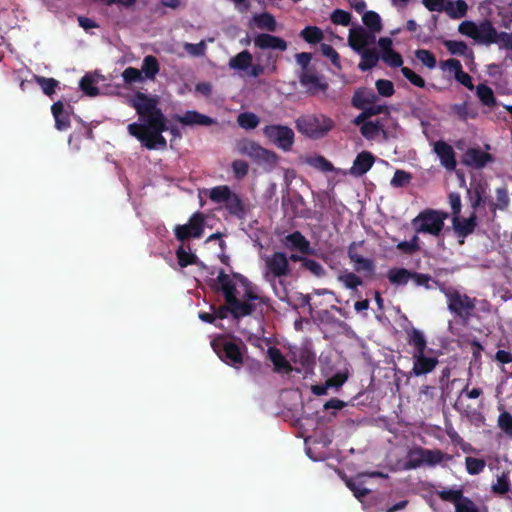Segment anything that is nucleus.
Instances as JSON below:
<instances>
[{"instance_id": "obj_1", "label": "nucleus", "mask_w": 512, "mask_h": 512, "mask_svg": "<svg viewBox=\"0 0 512 512\" xmlns=\"http://www.w3.org/2000/svg\"><path fill=\"white\" fill-rule=\"evenodd\" d=\"M158 104L157 96H149L140 91L129 100V105L136 110L140 123L129 124L127 130L148 150L166 148L167 141L162 135L163 132L169 131L175 138H181L177 126L167 125L166 117Z\"/></svg>"}, {"instance_id": "obj_2", "label": "nucleus", "mask_w": 512, "mask_h": 512, "mask_svg": "<svg viewBox=\"0 0 512 512\" xmlns=\"http://www.w3.org/2000/svg\"><path fill=\"white\" fill-rule=\"evenodd\" d=\"M211 287L223 294L225 305L212 306L216 319L223 320L230 313L233 318L240 319L251 315L256 310L254 301L266 304L268 299L256 294L255 286L240 273L232 276L221 268Z\"/></svg>"}, {"instance_id": "obj_3", "label": "nucleus", "mask_w": 512, "mask_h": 512, "mask_svg": "<svg viewBox=\"0 0 512 512\" xmlns=\"http://www.w3.org/2000/svg\"><path fill=\"white\" fill-rule=\"evenodd\" d=\"M447 218L448 213L445 211L426 208L411 220V225L416 234H429L439 237Z\"/></svg>"}, {"instance_id": "obj_4", "label": "nucleus", "mask_w": 512, "mask_h": 512, "mask_svg": "<svg viewBox=\"0 0 512 512\" xmlns=\"http://www.w3.org/2000/svg\"><path fill=\"white\" fill-rule=\"evenodd\" d=\"M295 123L301 134L315 140L325 137L335 126V122L324 114L302 115Z\"/></svg>"}, {"instance_id": "obj_5", "label": "nucleus", "mask_w": 512, "mask_h": 512, "mask_svg": "<svg viewBox=\"0 0 512 512\" xmlns=\"http://www.w3.org/2000/svg\"><path fill=\"white\" fill-rule=\"evenodd\" d=\"M441 292L447 300L448 310L463 321H468L476 309V298L461 293L454 287H442Z\"/></svg>"}, {"instance_id": "obj_6", "label": "nucleus", "mask_w": 512, "mask_h": 512, "mask_svg": "<svg viewBox=\"0 0 512 512\" xmlns=\"http://www.w3.org/2000/svg\"><path fill=\"white\" fill-rule=\"evenodd\" d=\"M212 347L221 361H223L225 364L235 369H240V367L244 364L242 349L246 350V346L241 342L240 344H237L233 340L221 338L215 340L212 343Z\"/></svg>"}, {"instance_id": "obj_7", "label": "nucleus", "mask_w": 512, "mask_h": 512, "mask_svg": "<svg viewBox=\"0 0 512 512\" xmlns=\"http://www.w3.org/2000/svg\"><path fill=\"white\" fill-rule=\"evenodd\" d=\"M263 134L270 142L283 151H290L294 144V131L285 125H266L263 128Z\"/></svg>"}, {"instance_id": "obj_8", "label": "nucleus", "mask_w": 512, "mask_h": 512, "mask_svg": "<svg viewBox=\"0 0 512 512\" xmlns=\"http://www.w3.org/2000/svg\"><path fill=\"white\" fill-rule=\"evenodd\" d=\"M267 279L271 276L273 279H281L291 274V266L288 256L283 251H274L264 259Z\"/></svg>"}, {"instance_id": "obj_9", "label": "nucleus", "mask_w": 512, "mask_h": 512, "mask_svg": "<svg viewBox=\"0 0 512 512\" xmlns=\"http://www.w3.org/2000/svg\"><path fill=\"white\" fill-rule=\"evenodd\" d=\"M205 227V215L202 212H195L189 218L187 224L176 225L174 234L178 241L184 242L190 238H201Z\"/></svg>"}, {"instance_id": "obj_10", "label": "nucleus", "mask_w": 512, "mask_h": 512, "mask_svg": "<svg viewBox=\"0 0 512 512\" xmlns=\"http://www.w3.org/2000/svg\"><path fill=\"white\" fill-rule=\"evenodd\" d=\"M494 160L492 154L484 152L480 148H468L462 157V163L473 169H482Z\"/></svg>"}, {"instance_id": "obj_11", "label": "nucleus", "mask_w": 512, "mask_h": 512, "mask_svg": "<svg viewBox=\"0 0 512 512\" xmlns=\"http://www.w3.org/2000/svg\"><path fill=\"white\" fill-rule=\"evenodd\" d=\"M285 248L291 251H297L303 255L314 254V249L311 247L310 242L300 231H294L282 240Z\"/></svg>"}, {"instance_id": "obj_12", "label": "nucleus", "mask_w": 512, "mask_h": 512, "mask_svg": "<svg viewBox=\"0 0 512 512\" xmlns=\"http://www.w3.org/2000/svg\"><path fill=\"white\" fill-rule=\"evenodd\" d=\"M412 361L411 374L417 377L432 372L439 363L436 356H427L425 352L412 353Z\"/></svg>"}, {"instance_id": "obj_13", "label": "nucleus", "mask_w": 512, "mask_h": 512, "mask_svg": "<svg viewBox=\"0 0 512 512\" xmlns=\"http://www.w3.org/2000/svg\"><path fill=\"white\" fill-rule=\"evenodd\" d=\"M434 153L438 156L441 165L448 171H454L457 166L455 151L453 147L443 140L436 141L433 148Z\"/></svg>"}, {"instance_id": "obj_14", "label": "nucleus", "mask_w": 512, "mask_h": 512, "mask_svg": "<svg viewBox=\"0 0 512 512\" xmlns=\"http://www.w3.org/2000/svg\"><path fill=\"white\" fill-rule=\"evenodd\" d=\"M173 119L184 126H211L216 123L215 119L202 114L196 110H187L184 114H175Z\"/></svg>"}, {"instance_id": "obj_15", "label": "nucleus", "mask_w": 512, "mask_h": 512, "mask_svg": "<svg viewBox=\"0 0 512 512\" xmlns=\"http://www.w3.org/2000/svg\"><path fill=\"white\" fill-rule=\"evenodd\" d=\"M254 46L261 50H277L284 52L287 50V42L275 35L269 33L257 34L254 39Z\"/></svg>"}, {"instance_id": "obj_16", "label": "nucleus", "mask_w": 512, "mask_h": 512, "mask_svg": "<svg viewBox=\"0 0 512 512\" xmlns=\"http://www.w3.org/2000/svg\"><path fill=\"white\" fill-rule=\"evenodd\" d=\"M374 41L375 36L362 27L351 30L348 37L350 47L358 53L367 50L365 47Z\"/></svg>"}, {"instance_id": "obj_17", "label": "nucleus", "mask_w": 512, "mask_h": 512, "mask_svg": "<svg viewBox=\"0 0 512 512\" xmlns=\"http://www.w3.org/2000/svg\"><path fill=\"white\" fill-rule=\"evenodd\" d=\"M299 81L300 84L312 94L318 91H325L328 88V84L321 81V78L314 69L302 71L299 76Z\"/></svg>"}, {"instance_id": "obj_18", "label": "nucleus", "mask_w": 512, "mask_h": 512, "mask_svg": "<svg viewBox=\"0 0 512 512\" xmlns=\"http://www.w3.org/2000/svg\"><path fill=\"white\" fill-rule=\"evenodd\" d=\"M348 257L351 262L354 263L355 270L357 272H366L369 276H372L375 272V264L372 259L365 258L357 253L356 243L353 242L348 247Z\"/></svg>"}, {"instance_id": "obj_19", "label": "nucleus", "mask_w": 512, "mask_h": 512, "mask_svg": "<svg viewBox=\"0 0 512 512\" xmlns=\"http://www.w3.org/2000/svg\"><path fill=\"white\" fill-rule=\"evenodd\" d=\"M452 226L457 237L466 238L471 235L477 226V216L473 212L468 218L452 217Z\"/></svg>"}, {"instance_id": "obj_20", "label": "nucleus", "mask_w": 512, "mask_h": 512, "mask_svg": "<svg viewBox=\"0 0 512 512\" xmlns=\"http://www.w3.org/2000/svg\"><path fill=\"white\" fill-rule=\"evenodd\" d=\"M375 157L371 152H360L350 168V174L355 177H361L366 174L373 166Z\"/></svg>"}, {"instance_id": "obj_21", "label": "nucleus", "mask_w": 512, "mask_h": 512, "mask_svg": "<svg viewBox=\"0 0 512 512\" xmlns=\"http://www.w3.org/2000/svg\"><path fill=\"white\" fill-rule=\"evenodd\" d=\"M498 32L493 24L485 20L477 26L475 41L479 44L490 45L497 43Z\"/></svg>"}, {"instance_id": "obj_22", "label": "nucleus", "mask_w": 512, "mask_h": 512, "mask_svg": "<svg viewBox=\"0 0 512 512\" xmlns=\"http://www.w3.org/2000/svg\"><path fill=\"white\" fill-rule=\"evenodd\" d=\"M51 112L55 120V128L59 131L67 130L70 125V113L64 107L62 101H56L51 106Z\"/></svg>"}, {"instance_id": "obj_23", "label": "nucleus", "mask_w": 512, "mask_h": 512, "mask_svg": "<svg viewBox=\"0 0 512 512\" xmlns=\"http://www.w3.org/2000/svg\"><path fill=\"white\" fill-rule=\"evenodd\" d=\"M488 184L485 182H478L472 186L471 190H468V193L472 194L471 197V207L474 210L479 208H485V205L488 204L489 197L487 195Z\"/></svg>"}, {"instance_id": "obj_24", "label": "nucleus", "mask_w": 512, "mask_h": 512, "mask_svg": "<svg viewBox=\"0 0 512 512\" xmlns=\"http://www.w3.org/2000/svg\"><path fill=\"white\" fill-rule=\"evenodd\" d=\"M268 358L274 365V370L278 373H290L292 366L284 357L280 349L275 346L269 347L267 350Z\"/></svg>"}, {"instance_id": "obj_25", "label": "nucleus", "mask_w": 512, "mask_h": 512, "mask_svg": "<svg viewBox=\"0 0 512 512\" xmlns=\"http://www.w3.org/2000/svg\"><path fill=\"white\" fill-rule=\"evenodd\" d=\"M377 95L371 89H358L354 92L351 104L357 109H364L369 104L375 103Z\"/></svg>"}, {"instance_id": "obj_26", "label": "nucleus", "mask_w": 512, "mask_h": 512, "mask_svg": "<svg viewBox=\"0 0 512 512\" xmlns=\"http://www.w3.org/2000/svg\"><path fill=\"white\" fill-rule=\"evenodd\" d=\"M413 454H418V456H422V460L424 463L434 466L439 464L444 458L451 459L449 455L444 454L441 450L438 449H425V448H415L413 450Z\"/></svg>"}, {"instance_id": "obj_27", "label": "nucleus", "mask_w": 512, "mask_h": 512, "mask_svg": "<svg viewBox=\"0 0 512 512\" xmlns=\"http://www.w3.org/2000/svg\"><path fill=\"white\" fill-rule=\"evenodd\" d=\"M406 333L407 343L413 348L412 353H421L426 351L427 341L424 334L420 330L412 327L411 329L407 330Z\"/></svg>"}, {"instance_id": "obj_28", "label": "nucleus", "mask_w": 512, "mask_h": 512, "mask_svg": "<svg viewBox=\"0 0 512 512\" xmlns=\"http://www.w3.org/2000/svg\"><path fill=\"white\" fill-rule=\"evenodd\" d=\"M225 208L232 216H235L238 219H245L247 214V209L242 199L236 193H232L231 197L225 203Z\"/></svg>"}, {"instance_id": "obj_29", "label": "nucleus", "mask_w": 512, "mask_h": 512, "mask_svg": "<svg viewBox=\"0 0 512 512\" xmlns=\"http://www.w3.org/2000/svg\"><path fill=\"white\" fill-rule=\"evenodd\" d=\"M412 271L406 268H391L388 270L387 278L394 286H405L411 279Z\"/></svg>"}, {"instance_id": "obj_30", "label": "nucleus", "mask_w": 512, "mask_h": 512, "mask_svg": "<svg viewBox=\"0 0 512 512\" xmlns=\"http://www.w3.org/2000/svg\"><path fill=\"white\" fill-rule=\"evenodd\" d=\"M255 25L261 30H267L269 32H275L277 29V23L275 17L268 13L262 12L253 16Z\"/></svg>"}, {"instance_id": "obj_31", "label": "nucleus", "mask_w": 512, "mask_h": 512, "mask_svg": "<svg viewBox=\"0 0 512 512\" xmlns=\"http://www.w3.org/2000/svg\"><path fill=\"white\" fill-rule=\"evenodd\" d=\"M361 61L358 64V68L365 72L375 67L379 61V54L376 49H367L360 52Z\"/></svg>"}, {"instance_id": "obj_32", "label": "nucleus", "mask_w": 512, "mask_h": 512, "mask_svg": "<svg viewBox=\"0 0 512 512\" xmlns=\"http://www.w3.org/2000/svg\"><path fill=\"white\" fill-rule=\"evenodd\" d=\"M510 198L508 190L505 186L496 189V201H489L488 206L490 210L495 213L497 209L506 210L509 206Z\"/></svg>"}, {"instance_id": "obj_33", "label": "nucleus", "mask_w": 512, "mask_h": 512, "mask_svg": "<svg viewBox=\"0 0 512 512\" xmlns=\"http://www.w3.org/2000/svg\"><path fill=\"white\" fill-rule=\"evenodd\" d=\"M140 71L144 73L145 78L154 80L160 71V65L157 58L153 55L145 56Z\"/></svg>"}, {"instance_id": "obj_34", "label": "nucleus", "mask_w": 512, "mask_h": 512, "mask_svg": "<svg viewBox=\"0 0 512 512\" xmlns=\"http://www.w3.org/2000/svg\"><path fill=\"white\" fill-rule=\"evenodd\" d=\"M252 55L248 50H244L229 61V67L234 70H246L252 66Z\"/></svg>"}, {"instance_id": "obj_35", "label": "nucleus", "mask_w": 512, "mask_h": 512, "mask_svg": "<svg viewBox=\"0 0 512 512\" xmlns=\"http://www.w3.org/2000/svg\"><path fill=\"white\" fill-rule=\"evenodd\" d=\"M476 95L484 106L493 107L496 105V97L491 87L481 83L476 87Z\"/></svg>"}, {"instance_id": "obj_36", "label": "nucleus", "mask_w": 512, "mask_h": 512, "mask_svg": "<svg viewBox=\"0 0 512 512\" xmlns=\"http://www.w3.org/2000/svg\"><path fill=\"white\" fill-rule=\"evenodd\" d=\"M365 474H359L357 479H348L346 480L347 487L353 492L354 496L358 500H362L365 496L370 493V490L364 487V482L361 481V478Z\"/></svg>"}, {"instance_id": "obj_37", "label": "nucleus", "mask_w": 512, "mask_h": 512, "mask_svg": "<svg viewBox=\"0 0 512 512\" xmlns=\"http://www.w3.org/2000/svg\"><path fill=\"white\" fill-rule=\"evenodd\" d=\"M176 257L179 266L182 268L197 264L198 262V257L190 251L189 246L188 250H186L183 245L179 246L178 249L176 250Z\"/></svg>"}, {"instance_id": "obj_38", "label": "nucleus", "mask_w": 512, "mask_h": 512, "mask_svg": "<svg viewBox=\"0 0 512 512\" xmlns=\"http://www.w3.org/2000/svg\"><path fill=\"white\" fill-rule=\"evenodd\" d=\"M300 37L309 44H317L323 40L324 34L317 26H306L301 30Z\"/></svg>"}, {"instance_id": "obj_39", "label": "nucleus", "mask_w": 512, "mask_h": 512, "mask_svg": "<svg viewBox=\"0 0 512 512\" xmlns=\"http://www.w3.org/2000/svg\"><path fill=\"white\" fill-rule=\"evenodd\" d=\"M34 80L41 87L43 93L50 98H52L56 88L59 86V81L54 78L34 75Z\"/></svg>"}, {"instance_id": "obj_40", "label": "nucleus", "mask_w": 512, "mask_h": 512, "mask_svg": "<svg viewBox=\"0 0 512 512\" xmlns=\"http://www.w3.org/2000/svg\"><path fill=\"white\" fill-rule=\"evenodd\" d=\"M231 189L227 185H220L210 190L209 198L215 203H226L232 195Z\"/></svg>"}, {"instance_id": "obj_41", "label": "nucleus", "mask_w": 512, "mask_h": 512, "mask_svg": "<svg viewBox=\"0 0 512 512\" xmlns=\"http://www.w3.org/2000/svg\"><path fill=\"white\" fill-rule=\"evenodd\" d=\"M362 21L371 32H380L382 30L381 18L374 11H366L363 14Z\"/></svg>"}, {"instance_id": "obj_42", "label": "nucleus", "mask_w": 512, "mask_h": 512, "mask_svg": "<svg viewBox=\"0 0 512 512\" xmlns=\"http://www.w3.org/2000/svg\"><path fill=\"white\" fill-rule=\"evenodd\" d=\"M436 495L443 501H448L456 506L464 498L463 491L461 489H443L436 491Z\"/></svg>"}, {"instance_id": "obj_43", "label": "nucleus", "mask_w": 512, "mask_h": 512, "mask_svg": "<svg viewBox=\"0 0 512 512\" xmlns=\"http://www.w3.org/2000/svg\"><path fill=\"white\" fill-rule=\"evenodd\" d=\"M237 121L241 128L251 130L258 126L259 117L254 113L243 112L238 115Z\"/></svg>"}, {"instance_id": "obj_44", "label": "nucleus", "mask_w": 512, "mask_h": 512, "mask_svg": "<svg viewBox=\"0 0 512 512\" xmlns=\"http://www.w3.org/2000/svg\"><path fill=\"white\" fill-rule=\"evenodd\" d=\"M468 6L464 0H457L455 4L449 3V6L445 8L448 15L453 19H460L467 13Z\"/></svg>"}, {"instance_id": "obj_45", "label": "nucleus", "mask_w": 512, "mask_h": 512, "mask_svg": "<svg viewBox=\"0 0 512 512\" xmlns=\"http://www.w3.org/2000/svg\"><path fill=\"white\" fill-rule=\"evenodd\" d=\"M79 87L87 96L94 97L99 94V88L95 86L94 78L88 74L81 78Z\"/></svg>"}, {"instance_id": "obj_46", "label": "nucleus", "mask_w": 512, "mask_h": 512, "mask_svg": "<svg viewBox=\"0 0 512 512\" xmlns=\"http://www.w3.org/2000/svg\"><path fill=\"white\" fill-rule=\"evenodd\" d=\"M338 281L350 290H355L358 286L363 284L362 279L353 272H347L345 274L339 275Z\"/></svg>"}, {"instance_id": "obj_47", "label": "nucleus", "mask_w": 512, "mask_h": 512, "mask_svg": "<svg viewBox=\"0 0 512 512\" xmlns=\"http://www.w3.org/2000/svg\"><path fill=\"white\" fill-rule=\"evenodd\" d=\"M307 163L322 172H332L334 170L333 164L321 155L308 158Z\"/></svg>"}, {"instance_id": "obj_48", "label": "nucleus", "mask_w": 512, "mask_h": 512, "mask_svg": "<svg viewBox=\"0 0 512 512\" xmlns=\"http://www.w3.org/2000/svg\"><path fill=\"white\" fill-rule=\"evenodd\" d=\"M415 56L427 68L434 69L436 67V57L430 50L417 49L415 51Z\"/></svg>"}, {"instance_id": "obj_49", "label": "nucleus", "mask_w": 512, "mask_h": 512, "mask_svg": "<svg viewBox=\"0 0 512 512\" xmlns=\"http://www.w3.org/2000/svg\"><path fill=\"white\" fill-rule=\"evenodd\" d=\"M465 464L466 470L470 475L480 474L486 466L485 460L475 457H466Z\"/></svg>"}, {"instance_id": "obj_50", "label": "nucleus", "mask_w": 512, "mask_h": 512, "mask_svg": "<svg viewBox=\"0 0 512 512\" xmlns=\"http://www.w3.org/2000/svg\"><path fill=\"white\" fill-rule=\"evenodd\" d=\"M444 46L452 55L465 56L468 52V46L463 41L446 40Z\"/></svg>"}, {"instance_id": "obj_51", "label": "nucleus", "mask_w": 512, "mask_h": 512, "mask_svg": "<svg viewBox=\"0 0 512 512\" xmlns=\"http://www.w3.org/2000/svg\"><path fill=\"white\" fill-rule=\"evenodd\" d=\"M320 50L323 56L330 59L335 68L339 70L342 68L340 62V55L331 45L322 43L320 45Z\"/></svg>"}, {"instance_id": "obj_52", "label": "nucleus", "mask_w": 512, "mask_h": 512, "mask_svg": "<svg viewBox=\"0 0 512 512\" xmlns=\"http://www.w3.org/2000/svg\"><path fill=\"white\" fill-rule=\"evenodd\" d=\"M497 424L506 436L512 438V415L509 412H501L498 416Z\"/></svg>"}, {"instance_id": "obj_53", "label": "nucleus", "mask_w": 512, "mask_h": 512, "mask_svg": "<svg viewBox=\"0 0 512 512\" xmlns=\"http://www.w3.org/2000/svg\"><path fill=\"white\" fill-rule=\"evenodd\" d=\"M412 179L411 173L404 170H396L390 184L395 188H400L408 185Z\"/></svg>"}, {"instance_id": "obj_54", "label": "nucleus", "mask_w": 512, "mask_h": 512, "mask_svg": "<svg viewBox=\"0 0 512 512\" xmlns=\"http://www.w3.org/2000/svg\"><path fill=\"white\" fill-rule=\"evenodd\" d=\"M302 268L318 278L324 277L326 274L324 267L319 262L311 258H306V260H304Z\"/></svg>"}, {"instance_id": "obj_55", "label": "nucleus", "mask_w": 512, "mask_h": 512, "mask_svg": "<svg viewBox=\"0 0 512 512\" xmlns=\"http://www.w3.org/2000/svg\"><path fill=\"white\" fill-rule=\"evenodd\" d=\"M382 60L392 68H398L403 65L401 54L393 49L384 51V53H382Z\"/></svg>"}, {"instance_id": "obj_56", "label": "nucleus", "mask_w": 512, "mask_h": 512, "mask_svg": "<svg viewBox=\"0 0 512 512\" xmlns=\"http://www.w3.org/2000/svg\"><path fill=\"white\" fill-rule=\"evenodd\" d=\"M122 78H123V81L126 84H132V83H136V82H143V80H144L142 72L139 69L134 68V67H127L122 72Z\"/></svg>"}, {"instance_id": "obj_57", "label": "nucleus", "mask_w": 512, "mask_h": 512, "mask_svg": "<svg viewBox=\"0 0 512 512\" xmlns=\"http://www.w3.org/2000/svg\"><path fill=\"white\" fill-rule=\"evenodd\" d=\"M231 168H232L234 177L237 180L244 179L248 175V172H249L248 163L246 161L240 160V159L234 160L231 164Z\"/></svg>"}, {"instance_id": "obj_58", "label": "nucleus", "mask_w": 512, "mask_h": 512, "mask_svg": "<svg viewBox=\"0 0 512 512\" xmlns=\"http://www.w3.org/2000/svg\"><path fill=\"white\" fill-rule=\"evenodd\" d=\"M330 19L335 25L348 26L351 22V14L342 9H335L331 13Z\"/></svg>"}, {"instance_id": "obj_59", "label": "nucleus", "mask_w": 512, "mask_h": 512, "mask_svg": "<svg viewBox=\"0 0 512 512\" xmlns=\"http://www.w3.org/2000/svg\"><path fill=\"white\" fill-rule=\"evenodd\" d=\"M375 86L380 96L391 97L395 93L394 84L390 80L379 79Z\"/></svg>"}, {"instance_id": "obj_60", "label": "nucleus", "mask_w": 512, "mask_h": 512, "mask_svg": "<svg viewBox=\"0 0 512 512\" xmlns=\"http://www.w3.org/2000/svg\"><path fill=\"white\" fill-rule=\"evenodd\" d=\"M380 129H381V125H380L379 121H376V122L366 121L365 123H363L361 125L360 132L365 138L370 139V138H373L375 135H377L379 133Z\"/></svg>"}, {"instance_id": "obj_61", "label": "nucleus", "mask_w": 512, "mask_h": 512, "mask_svg": "<svg viewBox=\"0 0 512 512\" xmlns=\"http://www.w3.org/2000/svg\"><path fill=\"white\" fill-rule=\"evenodd\" d=\"M401 73L403 74V76L414 86L416 87H419V88H424L425 85H426V82L425 80L420 76L418 75L417 73H415L413 70H411L410 68L408 67H402L401 68Z\"/></svg>"}, {"instance_id": "obj_62", "label": "nucleus", "mask_w": 512, "mask_h": 512, "mask_svg": "<svg viewBox=\"0 0 512 512\" xmlns=\"http://www.w3.org/2000/svg\"><path fill=\"white\" fill-rule=\"evenodd\" d=\"M278 160L279 156L274 151L268 150L266 148H262L260 155L257 158L258 162H263L270 166L276 165Z\"/></svg>"}, {"instance_id": "obj_63", "label": "nucleus", "mask_w": 512, "mask_h": 512, "mask_svg": "<svg viewBox=\"0 0 512 512\" xmlns=\"http://www.w3.org/2000/svg\"><path fill=\"white\" fill-rule=\"evenodd\" d=\"M510 489V481L507 475L503 474L497 478V482L492 486L494 493L504 495Z\"/></svg>"}, {"instance_id": "obj_64", "label": "nucleus", "mask_w": 512, "mask_h": 512, "mask_svg": "<svg viewBox=\"0 0 512 512\" xmlns=\"http://www.w3.org/2000/svg\"><path fill=\"white\" fill-rule=\"evenodd\" d=\"M455 512H479V510L471 499L464 497L462 501L455 506Z\"/></svg>"}]
</instances>
